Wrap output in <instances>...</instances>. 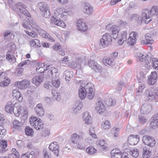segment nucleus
Instances as JSON below:
<instances>
[{
	"label": "nucleus",
	"instance_id": "nucleus-1",
	"mask_svg": "<svg viewBox=\"0 0 158 158\" xmlns=\"http://www.w3.org/2000/svg\"><path fill=\"white\" fill-rule=\"evenodd\" d=\"M137 61L142 63V64L147 68H151L150 62L152 61V66L155 69H158V60L156 58H152L148 56H145L140 53H137L135 55Z\"/></svg>",
	"mask_w": 158,
	"mask_h": 158
},
{
	"label": "nucleus",
	"instance_id": "nucleus-2",
	"mask_svg": "<svg viewBox=\"0 0 158 158\" xmlns=\"http://www.w3.org/2000/svg\"><path fill=\"white\" fill-rule=\"evenodd\" d=\"M23 108L18 103L16 102L13 104L12 102H9L5 106V110L6 112L10 114L13 112L16 116L19 117Z\"/></svg>",
	"mask_w": 158,
	"mask_h": 158
},
{
	"label": "nucleus",
	"instance_id": "nucleus-3",
	"mask_svg": "<svg viewBox=\"0 0 158 158\" xmlns=\"http://www.w3.org/2000/svg\"><path fill=\"white\" fill-rule=\"evenodd\" d=\"M37 117H30L29 122L31 125L37 130H42L44 127V124L41 120Z\"/></svg>",
	"mask_w": 158,
	"mask_h": 158
},
{
	"label": "nucleus",
	"instance_id": "nucleus-4",
	"mask_svg": "<svg viewBox=\"0 0 158 158\" xmlns=\"http://www.w3.org/2000/svg\"><path fill=\"white\" fill-rule=\"evenodd\" d=\"M38 6L43 16L45 18L50 17L51 13L48 6L46 3L44 2L39 3L38 4Z\"/></svg>",
	"mask_w": 158,
	"mask_h": 158
},
{
	"label": "nucleus",
	"instance_id": "nucleus-5",
	"mask_svg": "<svg viewBox=\"0 0 158 158\" xmlns=\"http://www.w3.org/2000/svg\"><path fill=\"white\" fill-rule=\"evenodd\" d=\"M112 41V37L107 33L104 34L100 40L99 45L100 47H105L108 46Z\"/></svg>",
	"mask_w": 158,
	"mask_h": 158
},
{
	"label": "nucleus",
	"instance_id": "nucleus-6",
	"mask_svg": "<svg viewBox=\"0 0 158 158\" xmlns=\"http://www.w3.org/2000/svg\"><path fill=\"white\" fill-rule=\"evenodd\" d=\"M143 143L151 147H153L155 145L156 142L154 138L150 136L145 135L143 137Z\"/></svg>",
	"mask_w": 158,
	"mask_h": 158
},
{
	"label": "nucleus",
	"instance_id": "nucleus-7",
	"mask_svg": "<svg viewBox=\"0 0 158 158\" xmlns=\"http://www.w3.org/2000/svg\"><path fill=\"white\" fill-rule=\"evenodd\" d=\"M148 9H144L142 10L141 16L145 23L148 24L152 21L151 15Z\"/></svg>",
	"mask_w": 158,
	"mask_h": 158
},
{
	"label": "nucleus",
	"instance_id": "nucleus-8",
	"mask_svg": "<svg viewBox=\"0 0 158 158\" xmlns=\"http://www.w3.org/2000/svg\"><path fill=\"white\" fill-rule=\"evenodd\" d=\"M65 9L64 8H58L55 12L56 16L58 19L65 20L66 18V15L65 14Z\"/></svg>",
	"mask_w": 158,
	"mask_h": 158
},
{
	"label": "nucleus",
	"instance_id": "nucleus-9",
	"mask_svg": "<svg viewBox=\"0 0 158 158\" xmlns=\"http://www.w3.org/2000/svg\"><path fill=\"white\" fill-rule=\"evenodd\" d=\"M30 84L29 80L24 79L22 81L15 82V85L20 89H24L26 88Z\"/></svg>",
	"mask_w": 158,
	"mask_h": 158
},
{
	"label": "nucleus",
	"instance_id": "nucleus-10",
	"mask_svg": "<svg viewBox=\"0 0 158 158\" xmlns=\"http://www.w3.org/2000/svg\"><path fill=\"white\" fill-rule=\"evenodd\" d=\"M49 148L52 152H54V154L56 156H59V146L56 142L52 143L49 144Z\"/></svg>",
	"mask_w": 158,
	"mask_h": 158
},
{
	"label": "nucleus",
	"instance_id": "nucleus-11",
	"mask_svg": "<svg viewBox=\"0 0 158 158\" xmlns=\"http://www.w3.org/2000/svg\"><path fill=\"white\" fill-rule=\"evenodd\" d=\"M89 66L96 72H100L101 69V66L98 64L95 61L90 60L88 62Z\"/></svg>",
	"mask_w": 158,
	"mask_h": 158
},
{
	"label": "nucleus",
	"instance_id": "nucleus-12",
	"mask_svg": "<svg viewBox=\"0 0 158 158\" xmlns=\"http://www.w3.org/2000/svg\"><path fill=\"white\" fill-rule=\"evenodd\" d=\"M84 134L82 132L80 135L77 134L76 133H74L72 134L71 136V139L72 143L74 144L77 143V142L83 139Z\"/></svg>",
	"mask_w": 158,
	"mask_h": 158
},
{
	"label": "nucleus",
	"instance_id": "nucleus-13",
	"mask_svg": "<svg viewBox=\"0 0 158 158\" xmlns=\"http://www.w3.org/2000/svg\"><path fill=\"white\" fill-rule=\"evenodd\" d=\"M157 79V73L156 71L152 72L148 78V83L150 85H154L155 82H156Z\"/></svg>",
	"mask_w": 158,
	"mask_h": 158
},
{
	"label": "nucleus",
	"instance_id": "nucleus-14",
	"mask_svg": "<svg viewBox=\"0 0 158 158\" xmlns=\"http://www.w3.org/2000/svg\"><path fill=\"white\" fill-rule=\"evenodd\" d=\"M89 85H91V84L89 83H87L86 85V91L87 92L86 94H87L88 98L89 99H92L94 96V93L93 91V89Z\"/></svg>",
	"mask_w": 158,
	"mask_h": 158
},
{
	"label": "nucleus",
	"instance_id": "nucleus-15",
	"mask_svg": "<svg viewBox=\"0 0 158 158\" xmlns=\"http://www.w3.org/2000/svg\"><path fill=\"white\" fill-rule=\"evenodd\" d=\"M35 110L37 115L39 116H42L44 115V112L42 104H38L35 108Z\"/></svg>",
	"mask_w": 158,
	"mask_h": 158
},
{
	"label": "nucleus",
	"instance_id": "nucleus-16",
	"mask_svg": "<svg viewBox=\"0 0 158 158\" xmlns=\"http://www.w3.org/2000/svg\"><path fill=\"white\" fill-rule=\"evenodd\" d=\"M95 108L99 114L103 112L106 110L105 106L101 101H99L96 103Z\"/></svg>",
	"mask_w": 158,
	"mask_h": 158
},
{
	"label": "nucleus",
	"instance_id": "nucleus-17",
	"mask_svg": "<svg viewBox=\"0 0 158 158\" xmlns=\"http://www.w3.org/2000/svg\"><path fill=\"white\" fill-rule=\"evenodd\" d=\"M12 96L15 98L19 102H22L23 101V97L22 95L19 91L18 89H15L13 90L12 92Z\"/></svg>",
	"mask_w": 158,
	"mask_h": 158
},
{
	"label": "nucleus",
	"instance_id": "nucleus-18",
	"mask_svg": "<svg viewBox=\"0 0 158 158\" xmlns=\"http://www.w3.org/2000/svg\"><path fill=\"white\" fill-rule=\"evenodd\" d=\"M44 79V76L41 75L34 77L32 80V83L37 86L39 85Z\"/></svg>",
	"mask_w": 158,
	"mask_h": 158
},
{
	"label": "nucleus",
	"instance_id": "nucleus-19",
	"mask_svg": "<svg viewBox=\"0 0 158 158\" xmlns=\"http://www.w3.org/2000/svg\"><path fill=\"white\" fill-rule=\"evenodd\" d=\"M152 109V107L150 104H144L141 107L140 112L143 114L149 113Z\"/></svg>",
	"mask_w": 158,
	"mask_h": 158
},
{
	"label": "nucleus",
	"instance_id": "nucleus-20",
	"mask_svg": "<svg viewBox=\"0 0 158 158\" xmlns=\"http://www.w3.org/2000/svg\"><path fill=\"white\" fill-rule=\"evenodd\" d=\"M47 70H48L47 72V75L49 77L52 76V78H54L56 77L57 74H59L58 73L57 69L54 67H51L50 66V69Z\"/></svg>",
	"mask_w": 158,
	"mask_h": 158
},
{
	"label": "nucleus",
	"instance_id": "nucleus-21",
	"mask_svg": "<svg viewBox=\"0 0 158 158\" xmlns=\"http://www.w3.org/2000/svg\"><path fill=\"white\" fill-rule=\"evenodd\" d=\"M83 119L85 121V124L89 125L92 122V119L91 115L88 112H85L83 115Z\"/></svg>",
	"mask_w": 158,
	"mask_h": 158
},
{
	"label": "nucleus",
	"instance_id": "nucleus-22",
	"mask_svg": "<svg viewBox=\"0 0 158 158\" xmlns=\"http://www.w3.org/2000/svg\"><path fill=\"white\" fill-rule=\"evenodd\" d=\"M145 40H143L141 41L142 44L147 45L148 44H152L154 42L151 37V35L150 34H147L145 35Z\"/></svg>",
	"mask_w": 158,
	"mask_h": 158
},
{
	"label": "nucleus",
	"instance_id": "nucleus-23",
	"mask_svg": "<svg viewBox=\"0 0 158 158\" xmlns=\"http://www.w3.org/2000/svg\"><path fill=\"white\" fill-rule=\"evenodd\" d=\"M86 85L85 87L82 86H81L80 87L78 91L79 96L81 99H84L86 95L87 92L86 91Z\"/></svg>",
	"mask_w": 158,
	"mask_h": 158
},
{
	"label": "nucleus",
	"instance_id": "nucleus-24",
	"mask_svg": "<svg viewBox=\"0 0 158 158\" xmlns=\"http://www.w3.org/2000/svg\"><path fill=\"white\" fill-rule=\"evenodd\" d=\"M77 26L78 30L81 31H85L88 29L85 23L81 20L78 21Z\"/></svg>",
	"mask_w": 158,
	"mask_h": 158
},
{
	"label": "nucleus",
	"instance_id": "nucleus-25",
	"mask_svg": "<svg viewBox=\"0 0 158 158\" xmlns=\"http://www.w3.org/2000/svg\"><path fill=\"white\" fill-rule=\"evenodd\" d=\"M110 154L112 158H121L122 155L120 151L118 149L112 150Z\"/></svg>",
	"mask_w": 158,
	"mask_h": 158
},
{
	"label": "nucleus",
	"instance_id": "nucleus-26",
	"mask_svg": "<svg viewBox=\"0 0 158 158\" xmlns=\"http://www.w3.org/2000/svg\"><path fill=\"white\" fill-rule=\"evenodd\" d=\"M119 29L120 28L119 26L117 25H114L112 26L111 31L114 39H115L117 38Z\"/></svg>",
	"mask_w": 158,
	"mask_h": 158
},
{
	"label": "nucleus",
	"instance_id": "nucleus-27",
	"mask_svg": "<svg viewBox=\"0 0 158 158\" xmlns=\"http://www.w3.org/2000/svg\"><path fill=\"white\" fill-rule=\"evenodd\" d=\"M23 125L21 122L16 120H14L13 123V128L19 130H21L23 129Z\"/></svg>",
	"mask_w": 158,
	"mask_h": 158
},
{
	"label": "nucleus",
	"instance_id": "nucleus-28",
	"mask_svg": "<svg viewBox=\"0 0 158 158\" xmlns=\"http://www.w3.org/2000/svg\"><path fill=\"white\" fill-rule=\"evenodd\" d=\"M51 21L52 22H53L56 25L58 26L61 27H64L66 26L65 24L63 21L58 20L54 16L52 17Z\"/></svg>",
	"mask_w": 158,
	"mask_h": 158
},
{
	"label": "nucleus",
	"instance_id": "nucleus-29",
	"mask_svg": "<svg viewBox=\"0 0 158 158\" xmlns=\"http://www.w3.org/2000/svg\"><path fill=\"white\" fill-rule=\"evenodd\" d=\"M24 5L21 2H19L15 5V6L14 7L13 9L14 10L19 14L21 10L24 9Z\"/></svg>",
	"mask_w": 158,
	"mask_h": 158
},
{
	"label": "nucleus",
	"instance_id": "nucleus-30",
	"mask_svg": "<svg viewBox=\"0 0 158 158\" xmlns=\"http://www.w3.org/2000/svg\"><path fill=\"white\" fill-rule=\"evenodd\" d=\"M56 77L52 78V84L55 87L58 88L60 84L59 77V74L56 75Z\"/></svg>",
	"mask_w": 158,
	"mask_h": 158
},
{
	"label": "nucleus",
	"instance_id": "nucleus-31",
	"mask_svg": "<svg viewBox=\"0 0 158 158\" xmlns=\"http://www.w3.org/2000/svg\"><path fill=\"white\" fill-rule=\"evenodd\" d=\"M139 140V137L138 135H131L128 137V141H136V143H134L132 144L135 145L137 144Z\"/></svg>",
	"mask_w": 158,
	"mask_h": 158
},
{
	"label": "nucleus",
	"instance_id": "nucleus-32",
	"mask_svg": "<svg viewBox=\"0 0 158 158\" xmlns=\"http://www.w3.org/2000/svg\"><path fill=\"white\" fill-rule=\"evenodd\" d=\"M127 33L125 31H123L121 34V35L118 40V43L120 45H122L124 42L127 40Z\"/></svg>",
	"mask_w": 158,
	"mask_h": 158
},
{
	"label": "nucleus",
	"instance_id": "nucleus-33",
	"mask_svg": "<svg viewBox=\"0 0 158 158\" xmlns=\"http://www.w3.org/2000/svg\"><path fill=\"white\" fill-rule=\"evenodd\" d=\"M29 43L31 47H40V40L37 39L30 40Z\"/></svg>",
	"mask_w": 158,
	"mask_h": 158
},
{
	"label": "nucleus",
	"instance_id": "nucleus-34",
	"mask_svg": "<svg viewBox=\"0 0 158 158\" xmlns=\"http://www.w3.org/2000/svg\"><path fill=\"white\" fill-rule=\"evenodd\" d=\"M7 146V141L6 140H2L0 141V147L1 149L0 150V152L1 153H3L5 152L6 149V148Z\"/></svg>",
	"mask_w": 158,
	"mask_h": 158
},
{
	"label": "nucleus",
	"instance_id": "nucleus-35",
	"mask_svg": "<svg viewBox=\"0 0 158 158\" xmlns=\"http://www.w3.org/2000/svg\"><path fill=\"white\" fill-rule=\"evenodd\" d=\"M146 95L148 97V100L151 101L155 99L154 93L152 90H147L146 91Z\"/></svg>",
	"mask_w": 158,
	"mask_h": 158
},
{
	"label": "nucleus",
	"instance_id": "nucleus-36",
	"mask_svg": "<svg viewBox=\"0 0 158 158\" xmlns=\"http://www.w3.org/2000/svg\"><path fill=\"white\" fill-rule=\"evenodd\" d=\"M151 152L148 150L146 147L143 148V158H149L151 156Z\"/></svg>",
	"mask_w": 158,
	"mask_h": 158
},
{
	"label": "nucleus",
	"instance_id": "nucleus-37",
	"mask_svg": "<svg viewBox=\"0 0 158 158\" xmlns=\"http://www.w3.org/2000/svg\"><path fill=\"white\" fill-rule=\"evenodd\" d=\"M12 153L9 154L8 155L9 158H12L14 157L15 158H19V152L17 151L16 149L13 148L12 149Z\"/></svg>",
	"mask_w": 158,
	"mask_h": 158
},
{
	"label": "nucleus",
	"instance_id": "nucleus-38",
	"mask_svg": "<svg viewBox=\"0 0 158 158\" xmlns=\"http://www.w3.org/2000/svg\"><path fill=\"white\" fill-rule=\"evenodd\" d=\"M93 9V7L90 6H85L84 8L83 11L87 15H91L92 14Z\"/></svg>",
	"mask_w": 158,
	"mask_h": 158
},
{
	"label": "nucleus",
	"instance_id": "nucleus-39",
	"mask_svg": "<svg viewBox=\"0 0 158 158\" xmlns=\"http://www.w3.org/2000/svg\"><path fill=\"white\" fill-rule=\"evenodd\" d=\"M96 143L98 146L102 147V149H106L107 147V144L104 139H100L97 140Z\"/></svg>",
	"mask_w": 158,
	"mask_h": 158
},
{
	"label": "nucleus",
	"instance_id": "nucleus-40",
	"mask_svg": "<svg viewBox=\"0 0 158 158\" xmlns=\"http://www.w3.org/2000/svg\"><path fill=\"white\" fill-rule=\"evenodd\" d=\"M41 67L40 70L38 71V73H43L45 71L47 70L50 69V65H45L44 63L41 64Z\"/></svg>",
	"mask_w": 158,
	"mask_h": 158
},
{
	"label": "nucleus",
	"instance_id": "nucleus-41",
	"mask_svg": "<svg viewBox=\"0 0 158 158\" xmlns=\"http://www.w3.org/2000/svg\"><path fill=\"white\" fill-rule=\"evenodd\" d=\"M151 15L157 16L158 15V7L156 6H153L151 10H150Z\"/></svg>",
	"mask_w": 158,
	"mask_h": 158
},
{
	"label": "nucleus",
	"instance_id": "nucleus-42",
	"mask_svg": "<svg viewBox=\"0 0 158 158\" xmlns=\"http://www.w3.org/2000/svg\"><path fill=\"white\" fill-rule=\"evenodd\" d=\"M129 153L130 154L135 158H137L139 155V151L137 148L133 149L131 150Z\"/></svg>",
	"mask_w": 158,
	"mask_h": 158
},
{
	"label": "nucleus",
	"instance_id": "nucleus-43",
	"mask_svg": "<svg viewBox=\"0 0 158 158\" xmlns=\"http://www.w3.org/2000/svg\"><path fill=\"white\" fill-rule=\"evenodd\" d=\"M26 134L28 136L33 135L34 131L33 129L31 127L27 126L25 129Z\"/></svg>",
	"mask_w": 158,
	"mask_h": 158
},
{
	"label": "nucleus",
	"instance_id": "nucleus-44",
	"mask_svg": "<svg viewBox=\"0 0 158 158\" xmlns=\"http://www.w3.org/2000/svg\"><path fill=\"white\" fill-rule=\"evenodd\" d=\"M102 127L105 129H109L111 127L110 121L106 120L105 122H103L102 123Z\"/></svg>",
	"mask_w": 158,
	"mask_h": 158
},
{
	"label": "nucleus",
	"instance_id": "nucleus-45",
	"mask_svg": "<svg viewBox=\"0 0 158 158\" xmlns=\"http://www.w3.org/2000/svg\"><path fill=\"white\" fill-rule=\"evenodd\" d=\"M106 104L108 106H113L115 104L116 101L111 98L106 99L105 100Z\"/></svg>",
	"mask_w": 158,
	"mask_h": 158
},
{
	"label": "nucleus",
	"instance_id": "nucleus-46",
	"mask_svg": "<svg viewBox=\"0 0 158 158\" xmlns=\"http://www.w3.org/2000/svg\"><path fill=\"white\" fill-rule=\"evenodd\" d=\"M87 152L90 155L93 154L96 152L97 150L92 146H89L86 149Z\"/></svg>",
	"mask_w": 158,
	"mask_h": 158
},
{
	"label": "nucleus",
	"instance_id": "nucleus-47",
	"mask_svg": "<svg viewBox=\"0 0 158 158\" xmlns=\"http://www.w3.org/2000/svg\"><path fill=\"white\" fill-rule=\"evenodd\" d=\"M10 79L2 80V81H0V86L5 87L7 86V85L10 84Z\"/></svg>",
	"mask_w": 158,
	"mask_h": 158
},
{
	"label": "nucleus",
	"instance_id": "nucleus-48",
	"mask_svg": "<svg viewBox=\"0 0 158 158\" xmlns=\"http://www.w3.org/2000/svg\"><path fill=\"white\" fill-rule=\"evenodd\" d=\"M6 59L9 62H14L16 61V59L13 55H11L10 54L7 53L6 55Z\"/></svg>",
	"mask_w": 158,
	"mask_h": 158
},
{
	"label": "nucleus",
	"instance_id": "nucleus-49",
	"mask_svg": "<svg viewBox=\"0 0 158 158\" xmlns=\"http://www.w3.org/2000/svg\"><path fill=\"white\" fill-rule=\"evenodd\" d=\"M23 71V69L21 67H19L18 66L17 68L15 71V74L18 76L21 74Z\"/></svg>",
	"mask_w": 158,
	"mask_h": 158
},
{
	"label": "nucleus",
	"instance_id": "nucleus-50",
	"mask_svg": "<svg viewBox=\"0 0 158 158\" xmlns=\"http://www.w3.org/2000/svg\"><path fill=\"white\" fill-rule=\"evenodd\" d=\"M30 63L31 61L27 59L26 60L23 61L18 64V66L21 67L24 65L29 64Z\"/></svg>",
	"mask_w": 158,
	"mask_h": 158
},
{
	"label": "nucleus",
	"instance_id": "nucleus-51",
	"mask_svg": "<svg viewBox=\"0 0 158 158\" xmlns=\"http://www.w3.org/2000/svg\"><path fill=\"white\" fill-rule=\"evenodd\" d=\"M136 40L129 37L127 40V43L129 45H133L136 43Z\"/></svg>",
	"mask_w": 158,
	"mask_h": 158
},
{
	"label": "nucleus",
	"instance_id": "nucleus-52",
	"mask_svg": "<svg viewBox=\"0 0 158 158\" xmlns=\"http://www.w3.org/2000/svg\"><path fill=\"white\" fill-rule=\"evenodd\" d=\"M114 60L111 59V58L107 57L105 60V62L107 64L110 65H112Z\"/></svg>",
	"mask_w": 158,
	"mask_h": 158
},
{
	"label": "nucleus",
	"instance_id": "nucleus-53",
	"mask_svg": "<svg viewBox=\"0 0 158 158\" xmlns=\"http://www.w3.org/2000/svg\"><path fill=\"white\" fill-rule=\"evenodd\" d=\"M145 87V85L143 83H142L139 84V87L137 89L138 90L136 93L142 92Z\"/></svg>",
	"mask_w": 158,
	"mask_h": 158
},
{
	"label": "nucleus",
	"instance_id": "nucleus-54",
	"mask_svg": "<svg viewBox=\"0 0 158 158\" xmlns=\"http://www.w3.org/2000/svg\"><path fill=\"white\" fill-rule=\"evenodd\" d=\"M158 123L154 121L151 120L150 123V127L153 129H155L157 127Z\"/></svg>",
	"mask_w": 158,
	"mask_h": 158
},
{
	"label": "nucleus",
	"instance_id": "nucleus-55",
	"mask_svg": "<svg viewBox=\"0 0 158 158\" xmlns=\"http://www.w3.org/2000/svg\"><path fill=\"white\" fill-rule=\"evenodd\" d=\"M89 134L90 136L94 138H96L97 136L94 133V128L91 127L89 128Z\"/></svg>",
	"mask_w": 158,
	"mask_h": 158
},
{
	"label": "nucleus",
	"instance_id": "nucleus-56",
	"mask_svg": "<svg viewBox=\"0 0 158 158\" xmlns=\"http://www.w3.org/2000/svg\"><path fill=\"white\" fill-rule=\"evenodd\" d=\"M23 10H21L19 12L25 15H26L28 17H30L31 16V15L29 13L28 11L26 9L25 7H24Z\"/></svg>",
	"mask_w": 158,
	"mask_h": 158
},
{
	"label": "nucleus",
	"instance_id": "nucleus-57",
	"mask_svg": "<svg viewBox=\"0 0 158 158\" xmlns=\"http://www.w3.org/2000/svg\"><path fill=\"white\" fill-rule=\"evenodd\" d=\"M6 74L4 72H0V81L2 80L10 79L8 77H6Z\"/></svg>",
	"mask_w": 158,
	"mask_h": 158
},
{
	"label": "nucleus",
	"instance_id": "nucleus-58",
	"mask_svg": "<svg viewBox=\"0 0 158 158\" xmlns=\"http://www.w3.org/2000/svg\"><path fill=\"white\" fill-rule=\"evenodd\" d=\"M52 94L53 95V96H54V98H55L57 101H59L60 98V94L56 92H55L54 91L52 92Z\"/></svg>",
	"mask_w": 158,
	"mask_h": 158
},
{
	"label": "nucleus",
	"instance_id": "nucleus-59",
	"mask_svg": "<svg viewBox=\"0 0 158 158\" xmlns=\"http://www.w3.org/2000/svg\"><path fill=\"white\" fill-rule=\"evenodd\" d=\"M138 35V33L135 31L131 32L129 35V37L136 40V37Z\"/></svg>",
	"mask_w": 158,
	"mask_h": 158
},
{
	"label": "nucleus",
	"instance_id": "nucleus-60",
	"mask_svg": "<svg viewBox=\"0 0 158 158\" xmlns=\"http://www.w3.org/2000/svg\"><path fill=\"white\" fill-rule=\"evenodd\" d=\"M118 55V52L117 51H115L112 52L111 54L110 57L111 58V59H113L114 60L117 57Z\"/></svg>",
	"mask_w": 158,
	"mask_h": 158
},
{
	"label": "nucleus",
	"instance_id": "nucleus-61",
	"mask_svg": "<svg viewBox=\"0 0 158 158\" xmlns=\"http://www.w3.org/2000/svg\"><path fill=\"white\" fill-rule=\"evenodd\" d=\"M29 25H31V27L34 28H36L37 27V24L35 22L34 20H32L31 21H29Z\"/></svg>",
	"mask_w": 158,
	"mask_h": 158
},
{
	"label": "nucleus",
	"instance_id": "nucleus-62",
	"mask_svg": "<svg viewBox=\"0 0 158 158\" xmlns=\"http://www.w3.org/2000/svg\"><path fill=\"white\" fill-rule=\"evenodd\" d=\"M139 17V16L138 15L135 14H134L131 15L130 19L131 21H133L134 20L136 21V20Z\"/></svg>",
	"mask_w": 158,
	"mask_h": 158
},
{
	"label": "nucleus",
	"instance_id": "nucleus-63",
	"mask_svg": "<svg viewBox=\"0 0 158 158\" xmlns=\"http://www.w3.org/2000/svg\"><path fill=\"white\" fill-rule=\"evenodd\" d=\"M139 122L142 124L145 123L147 121V119L142 115L139 116Z\"/></svg>",
	"mask_w": 158,
	"mask_h": 158
},
{
	"label": "nucleus",
	"instance_id": "nucleus-64",
	"mask_svg": "<svg viewBox=\"0 0 158 158\" xmlns=\"http://www.w3.org/2000/svg\"><path fill=\"white\" fill-rule=\"evenodd\" d=\"M6 130L4 127L0 125V135H4L6 134Z\"/></svg>",
	"mask_w": 158,
	"mask_h": 158
}]
</instances>
